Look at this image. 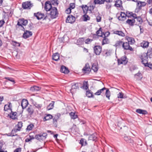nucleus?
I'll use <instances>...</instances> for the list:
<instances>
[{"instance_id":"obj_1","label":"nucleus","mask_w":152,"mask_h":152,"mask_svg":"<svg viewBox=\"0 0 152 152\" xmlns=\"http://www.w3.org/2000/svg\"><path fill=\"white\" fill-rule=\"evenodd\" d=\"M27 23L28 21L27 20L22 18L19 20L17 25L19 26L21 30L23 31L25 30V29L23 25L25 26L27 24Z\"/></svg>"},{"instance_id":"obj_2","label":"nucleus","mask_w":152,"mask_h":152,"mask_svg":"<svg viewBox=\"0 0 152 152\" xmlns=\"http://www.w3.org/2000/svg\"><path fill=\"white\" fill-rule=\"evenodd\" d=\"M50 11V15L52 18H56L58 16V13L56 8L53 7Z\"/></svg>"},{"instance_id":"obj_3","label":"nucleus","mask_w":152,"mask_h":152,"mask_svg":"<svg viewBox=\"0 0 152 152\" xmlns=\"http://www.w3.org/2000/svg\"><path fill=\"white\" fill-rule=\"evenodd\" d=\"M47 134L46 133L36 134L35 136V138L40 141L41 140H45L47 137Z\"/></svg>"},{"instance_id":"obj_4","label":"nucleus","mask_w":152,"mask_h":152,"mask_svg":"<svg viewBox=\"0 0 152 152\" xmlns=\"http://www.w3.org/2000/svg\"><path fill=\"white\" fill-rule=\"evenodd\" d=\"M32 4L30 1H27L25 2H23L22 4V7L24 9H30L33 6Z\"/></svg>"},{"instance_id":"obj_5","label":"nucleus","mask_w":152,"mask_h":152,"mask_svg":"<svg viewBox=\"0 0 152 152\" xmlns=\"http://www.w3.org/2000/svg\"><path fill=\"white\" fill-rule=\"evenodd\" d=\"M79 84L77 83H73L72 84V88L70 89V92L73 94L76 92V89H78Z\"/></svg>"},{"instance_id":"obj_6","label":"nucleus","mask_w":152,"mask_h":152,"mask_svg":"<svg viewBox=\"0 0 152 152\" xmlns=\"http://www.w3.org/2000/svg\"><path fill=\"white\" fill-rule=\"evenodd\" d=\"M94 53L96 55H99L101 53L102 48L100 46H96L94 48Z\"/></svg>"},{"instance_id":"obj_7","label":"nucleus","mask_w":152,"mask_h":152,"mask_svg":"<svg viewBox=\"0 0 152 152\" xmlns=\"http://www.w3.org/2000/svg\"><path fill=\"white\" fill-rule=\"evenodd\" d=\"M143 56H145V60L148 58V56H149L150 58L152 57V48H151L149 49L147 51V53L143 54Z\"/></svg>"},{"instance_id":"obj_8","label":"nucleus","mask_w":152,"mask_h":152,"mask_svg":"<svg viewBox=\"0 0 152 152\" xmlns=\"http://www.w3.org/2000/svg\"><path fill=\"white\" fill-rule=\"evenodd\" d=\"M75 17L72 15H70L68 16L66 22V23H73L75 21Z\"/></svg>"},{"instance_id":"obj_9","label":"nucleus","mask_w":152,"mask_h":152,"mask_svg":"<svg viewBox=\"0 0 152 152\" xmlns=\"http://www.w3.org/2000/svg\"><path fill=\"white\" fill-rule=\"evenodd\" d=\"M53 7H52L50 1H47L45 2L44 8L46 11H50Z\"/></svg>"},{"instance_id":"obj_10","label":"nucleus","mask_w":152,"mask_h":152,"mask_svg":"<svg viewBox=\"0 0 152 152\" xmlns=\"http://www.w3.org/2000/svg\"><path fill=\"white\" fill-rule=\"evenodd\" d=\"M129 43L127 42H123L122 45L124 49L132 50L133 48L129 46Z\"/></svg>"},{"instance_id":"obj_11","label":"nucleus","mask_w":152,"mask_h":152,"mask_svg":"<svg viewBox=\"0 0 152 152\" xmlns=\"http://www.w3.org/2000/svg\"><path fill=\"white\" fill-rule=\"evenodd\" d=\"M83 71L85 73H89L91 71V69L88 64H86L85 66L83 69Z\"/></svg>"},{"instance_id":"obj_12","label":"nucleus","mask_w":152,"mask_h":152,"mask_svg":"<svg viewBox=\"0 0 152 152\" xmlns=\"http://www.w3.org/2000/svg\"><path fill=\"white\" fill-rule=\"evenodd\" d=\"M32 33L31 31H26L23 34V37L25 39H26L32 35Z\"/></svg>"},{"instance_id":"obj_13","label":"nucleus","mask_w":152,"mask_h":152,"mask_svg":"<svg viewBox=\"0 0 152 152\" xmlns=\"http://www.w3.org/2000/svg\"><path fill=\"white\" fill-rule=\"evenodd\" d=\"M126 58L125 57L122 58L121 59L118 60V64H125L127 63V61L126 60Z\"/></svg>"},{"instance_id":"obj_14","label":"nucleus","mask_w":152,"mask_h":152,"mask_svg":"<svg viewBox=\"0 0 152 152\" xmlns=\"http://www.w3.org/2000/svg\"><path fill=\"white\" fill-rule=\"evenodd\" d=\"M126 15L124 12H121L120 15L118 17V19L120 20H124L126 19Z\"/></svg>"},{"instance_id":"obj_15","label":"nucleus","mask_w":152,"mask_h":152,"mask_svg":"<svg viewBox=\"0 0 152 152\" xmlns=\"http://www.w3.org/2000/svg\"><path fill=\"white\" fill-rule=\"evenodd\" d=\"M28 104V102L26 99H23L21 102V106L23 109L25 108Z\"/></svg>"},{"instance_id":"obj_16","label":"nucleus","mask_w":152,"mask_h":152,"mask_svg":"<svg viewBox=\"0 0 152 152\" xmlns=\"http://www.w3.org/2000/svg\"><path fill=\"white\" fill-rule=\"evenodd\" d=\"M113 33L122 37L125 36V34L121 31L114 30L113 31Z\"/></svg>"},{"instance_id":"obj_17","label":"nucleus","mask_w":152,"mask_h":152,"mask_svg":"<svg viewBox=\"0 0 152 152\" xmlns=\"http://www.w3.org/2000/svg\"><path fill=\"white\" fill-rule=\"evenodd\" d=\"M11 112L8 115L10 116V117L13 119H15L17 118V113L16 112H12L11 109Z\"/></svg>"},{"instance_id":"obj_18","label":"nucleus","mask_w":152,"mask_h":152,"mask_svg":"<svg viewBox=\"0 0 152 152\" xmlns=\"http://www.w3.org/2000/svg\"><path fill=\"white\" fill-rule=\"evenodd\" d=\"M149 43L145 41H143L140 44V46L143 48H147L149 46Z\"/></svg>"},{"instance_id":"obj_19","label":"nucleus","mask_w":152,"mask_h":152,"mask_svg":"<svg viewBox=\"0 0 152 152\" xmlns=\"http://www.w3.org/2000/svg\"><path fill=\"white\" fill-rule=\"evenodd\" d=\"M34 15L37 18L38 20L41 19L44 16V15L43 14L39 12H38L37 13H34Z\"/></svg>"},{"instance_id":"obj_20","label":"nucleus","mask_w":152,"mask_h":152,"mask_svg":"<svg viewBox=\"0 0 152 152\" xmlns=\"http://www.w3.org/2000/svg\"><path fill=\"white\" fill-rule=\"evenodd\" d=\"M60 71L61 72L65 74H68L69 72L68 68H66V67L64 66H61L60 69Z\"/></svg>"},{"instance_id":"obj_21","label":"nucleus","mask_w":152,"mask_h":152,"mask_svg":"<svg viewBox=\"0 0 152 152\" xmlns=\"http://www.w3.org/2000/svg\"><path fill=\"white\" fill-rule=\"evenodd\" d=\"M96 33L97 35L100 37H103V36H105V34L104 33L102 32V29L101 28H100L99 30L97 31Z\"/></svg>"},{"instance_id":"obj_22","label":"nucleus","mask_w":152,"mask_h":152,"mask_svg":"<svg viewBox=\"0 0 152 152\" xmlns=\"http://www.w3.org/2000/svg\"><path fill=\"white\" fill-rule=\"evenodd\" d=\"M135 20L134 19H129L127 20L126 21V23L129 25L131 26H133L135 22Z\"/></svg>"},{"instance_id":"obj_23","label":"nucleus","mask_w":152,"mask_h":152,"mask_svg":"<svg viewBox=\"0 0 152 152\" xmlns=\"http://www.w3.org/2000/svg\"><path fill=\"white\" fill-rule=\"evenodd\" d=\"M53 59L55 61H58L59 59V54L58 53L54 54L53 56Z\"/></svg>"},{"instance_id":"obj_24","label":"nucleus","mask_w":152,"mask_h":152,"mask_svg":"<svg viewBox=\"0 0 152 152\" xmlns=\"http://www.w3.org/2000/svg\"><path fill=\"white\" fill-rule=\"evenodd\" d=\"M27 110L29 115H31L34 112L33 107L31 106H30L27 109Z\"/></svg>"},{"instance_id":"obj_25","label":"nucleus","mask_w":152,"mask_h":152,"mask_svg":"<svg viewBox=\"0 0 152 152\" xmlns=\"http://www.w3.org/2000/svg\"><path fill=\"white\" fill-rule=\"evenodd\" d=\"M41 87L36 86H34L30 88V90L32 91H38L40 90Z\"/></svg>"},{"instance_id":"obj_26","label":"nucleus","mask_w":152,"mask_h":152,"mask_svg":"<svg viewBox=\"0 0 152 152\" xmlns=\"http://www.w3.org/2000/svg\"><path fill=\"white\" fill-rule=\"evenodd\" d=\"M22 124L23 123L22 122H19L17 125L18 128L16 129H14V131L16 132L17 131H20L22 126Z\"/></svg>"},{"instance_id":"obj_27","label":"nucleus","mask_w":152,"mask_h":152,"mask_svg":"<svg viewBox=\"0 0 152 152\" xmlns=\"http://www.w3.org/2000/svg\"><path fill=\"white\" fill-rule=\"evenodd\" d=\"M136 112L139 114L144 115H145L147 113V111L146 110L140 109L136 110Z\"/></svg>"},{"instance_id":"obj_28","label":"nucleus","mask_w":152,"mask_h":152,"mask_svg":"<svg viewBox=\"0 0 152 152\" xmlns=\"http://www.w3.org/2000/svg\"><path fill=\"white\" fill-rule=\"evenodd\" d=\"M146 5V3L145 2H142L139 1L137 2V6H138L139 8H141L142 7H144Z\"/></svg>"},{"instance_id":"obj_29","label":"nucleus","mask_w":152,"mask_h":152,"mask_svg":"<svg viewBox=\"0 0 152 152\" xmlns=\"http://www.w3.org/2000/svg\"><path fill=\"white\" fill-rule=\"evenodd\" d=\"M141 59L142 60V63L144 64L145 66H147V64H148V61H147V59L145 60V56H143V55L142 56Z\"/></svg>"},{"instance_id":"obj_30","label":"nucleus","mask_w":152,"mask_h":152,"mask_svg":"<svg viewBox=\"0 0 152 152\" xmlns=\"http://www.w3.org/2000/svg\"><path fill=\"white\" fill-rule=\"evenodd\" d=\"M33 104L34 106L39 109H41L42 106V104L38 103L36 102H34Z\"/></svg>"},{"instance_id":"obj_31","label":"nucleus","mask_w":152,"mask_h":152,"mask_svg":"<svg viewBox=\"0 0 152 152\" xmlns=\"http://www.w3.org/2000/svg\"><path fill=\"white\" fill-rule=\"evenodd\" d=\"M104 38L103 39L102 42V45H103L104 44H108L109 42V40L108 39L106 38L105 36H103Z\"/></svg>"},{"instance_id":"obj_32","label":"nucleus","mask_w":152,"mask_h":152,"mask_svg":"<svg viewBox=\"0 0 152 152\" xmlns=\"http://www.w3.org/2000/svg\"><path fill=\"white\" fill-rule=\"evenodd\" d=\"M97 138L96 134H93L90 135L88 137V140H95Z\"/></svg>"},{"instance_id":"obj_33","label":"nucleus","mask_w":152,"mask_h":152,"mask_svg":"<svg viewBox=\"0 0 152 152\" xmlns=\"http://www.w3.org/2000/svg\"><path fill=\"white\" fill-rule=\"evenodd\" d=\"M91 69L94 72H96L98 70V67L96 64H93L92 66Z\"/></svg>"},{"instance_id":"obj_34","label":"nucleus","mask_w":152,"mask_h":152,"mask_svg":"<svg viewBox=\"0 0 152 152\" xmlns=\"http://www.w3.org/2000/svg\"><path fill=\"white\" fill-rule=\"evenodd\" d=\"M53 117L50 114H48L45 116L43 118V121H45L47 120H49L50 119L52 118Z\"/></svg>"},{"instance_id":"obj_35","label":"nucleus","mask_w":152,"mask_h":152,"mask_svg":"<svg viewBox=\"0 0 152 152\" xmlns=\"http://www.w3.org/2000/svg\"><path fill=\"white\" fill-rule=\"evenodd\" d=\"M122 5V1L121 0H117L115 2V5L117 7H120Z\"/></svg>"},{"instance_id":"obj_36","label":"nucleus","mask_w":152,"mask_h":152,"mask_svg":"<svg viewBox=\"0 0 152 152\" xmlns=\"http://www.w3.org/2000/svg\"><path fill=\"white\" fill-rule=\"evenodd\" d=\"M106 89V88L104 87L102 89L99 90L95 93V94L97 95H100Z\"/></svg>"},{"instance_id":"obj_37","label":"nucleus","mask_w":152,"mask_h":152,"mask_svg":"<svg viewBox=\"0 0 152 152\" xmlns=\"http://www.w3.org/2000/svg\"><path fill=\"white\" fill-rule=\"evenodd\" d=\"M136 20H135V21H137V23L138 24V25L140 24H141V23L142 22V20L141 18V17L140 16L137 17L136 18Z\"/></svg>"},{"instance_id":"obj_38","label":"nucleus","mask_w":152,"mask_h":152,"mask_svg":"<svg viewBox=\"0 0 152 152\" xmlns=\"http://www.w3.org/2000/svg\"><path fill=\"white\" fill-rule=\"evenodd\" d=\"M54 102H52L50 103L47 107V110H50L52 109L54 107Z\"/></svg>"},{"instance_id":"obj_39","label":"nucleus","mask_w":152,"mask_h":152,"mask_svg":"<svg viewBox=\"0 0 152 152\" xmlns=\"http://www.w3.org/2000/svg\"><path fill=\"white\" fill-rule=\"evenodd\" d=\"M105 0H94V2L95 4H104Z\"/></svg>"},{"instance_id":"obj_40","label":"nucleus","mask_w":152,"mask_h":152,"mask_svg":"<svg viewBox=\"0 0 152 152\" xmlns=\"http://www.w3.org/2000/svg\"><path fill=\"white\" fill-rule=\"evenodd\" d=\"M127 40L129 44H132L134 42V38L131 37H129L127 39Z\"/></svg>"},{"instance_id":"obj_41","label":"nucleus","mask_w":152,"mask_h":152,"mask_svg":"<svg viewBox=\"0 0 152 152\" xmlns=\"http://www.w3.org/2000/svg\"><path fill=\"white\" fill-rule=\"evenodd\" d=\"M69 115L72 119H74L77 118V115L75 114V113L71 112L69 113Z\"/></svg>"},{"instance_id":"obj_42","label":"nucleus","mask_w":152,"mask_h":152,"mask_svg":"<svg viewBox=\"0 0 152 152\" xmlns=\"http://www.w3.org/2000/svg\"><path fill=\"white\" fill-rule=\"evenodd\" d=\"M105 95H106V97L107 98L109 99L110 94V92L109 91L108 89H107L106 90Z\"/></svg>"},{"instance_id":"obj_43","label":"nucleus","mask_w":152,"mask_h":152,"mask_svg":"<svg viewBox=\"0 0 152 152\" xmlns=\"http://www.w3.org/2000/svg\"><path fill=\"white\" fill-rule=\"evenodd\" d=\"M12 44L14 46H20V44L15 41H12Z\"/></svg>"},{"instance_id":"obj_44","label":"nucleus","mask_w":152,"mask_h":152,"mask_svg":"<svg viewBox=\"0 0 152 152\" xmlns=\"http://www.w3.org/2000/svg\"><path fill=\"white\" fill-rule=\"evenodd\" d=\"M34 126V125L33 124H31L27 126L26 129L28 131L31 130L32 129Z\"/></svg>"},{"instance_id":"obj_45","label":"nucleus","mask_w":152,"mask_h":152,"mask_svg":"<svg viewBox=\"0 0 152 152\" xmlns=\"http://www.w3.org/2000/svg\"><path fill=\"white\" fill-rule=\"evenodd\" d=\"M11 104L10 103L8 105H5L4 107V110L5 111H7L8 110H10L11 109L10 107Z\"/></svg>"},{"instance_id":"obj_46","label":"nucleus","mask_w":152,"mask_h":152,"mask_svg":"<svg viewBox=\"0 0 152 152\" xmlns=\"http://www.w3.org/2000/svg\"><path fill=\"white\" fill-rule=\"evenodd\" d=\"M82 88L83 89L86 90H87L88 88V83L87 82H85L83 83V85L82 86Z\"/></svg>"},{"instance_id":"obj_47","label":"nucleus","mask_w":152,"mask_h":152,"mask_svg":"<svg viewBox=\"0 0 152 152\" xmlns=\"http://www.w3.org/2000/svg\"><path fill=\"white\" fill-rule=\"evenodd\" d=\"M83 17L84 18V21H86L87 20H89L90 19V17L88 16V15H84Z\"/></svg>"},{"instance_id":"obj_48","label":"nucleus","mask_w":152,"mask_h":152,"mask_svg":"<svg viewBox=\"0 0 152 152\" xmlns=\"http://www.w3.org/2000/svg\"><path fill=\"white\" fill-rule=\"evenodd\" d=\"M86 95L88 97H91L92 96L93 94L90 91H87L86 93Z\"/></svg>"},{"instance_id":"obj_49","label":"nucleus","mask_w":152,"mask_h":152,"mask_svg":"<svg viewBox=\"0 0 152 152\" xmlns=\"http://www.w3.org/2000/svg\"><path fill=\"white\" fill-rule=\"evenodd\" d=\"M123 42L122 41H118L116 42L115 44V45L117 46H119L121 45H123Z\"/></svg>"},{"instance_id":"obj_50","label":"nucleus","mask_w":152,"mask_h":152,"mask_svg":"<svg viewBox=\"0 0 152 152\" xmlns=\"http://www.w3.org/2000/svg\"><path fill=\"white\" fill-rule=\"evenodd\" d=\"M5 79L7 80L12 82H13L14 83H15V80L14 79L12 78L8 77H5Z\"/></svg>"},{"instance_id":"obj_51","label":"nucleus","mask_w":152,"mask_h":152,"mask_svg":"<svg viewBox=\"0 0 152 152\" xmlns=\"http://www.w3.org/2000/svg\"><path fill=\"white\" fill-rule=\"evenodd\" d=\"M124 94L122 92L119 93L118 95V98H123Z\"/></svg>"},{"instance_id":"obj_52","label":"nucleus","mask_w":152,"mask_h":152,"mask_svg":"<svg viewBox=\"0 0 152 152\" xmlns=\"http://www.w3.org/2000/svg\"><path fill=\"white\" fill-rule=\"evenodd\" d=\"M75 7V4L74 3H71L70 4L69 8L70 9H72L74 8Z\"/></svg>"},{"instance_id":"obj_53","label":"nucleus","mask_w":152,"mask_h":152,"mask_svg":"<svg viewBox=\"0 0 152 152\" xmlns=\"http://www.w3.org/2000/svg\"><path fill=\"white\" fill-rule=\"evenodd\" d=\"M71 12V9H70V8H69L66 10L65 11V12L67 14H70Z\"/></svg>"},{"instance_id":"obj_54","label":"nucleus","mask_w":152,"mask_h":152,"mask_svg":"<svg viewBox=\"0 0 152 152\" xmlns=\"http://www.w3.org/2000/svg\"><path fill=\"white\" fill-rule=\"evenodd\" d=\"M82 8L83 10V11L84 12L85 10L86 11H87L88 10V7L86 6L85 5L84 6H82Z\"/></svg>"},{"instance_id":"obj_55","label":"nucleus","mask_w":152,"mask_h":152,"mask_svg":"<svg viewBox=\"0 0 152 152\" xmlns=\"http://www.w3.org/2000/svg\"><path fill=\"white\" fill-rule=\"evenodd\" d=\"M92 41V39H86L85 41V43L86 44H89Z\"/></svg>"},{"instance_id":"obj_56","label":"nucleus","mask_w":152,"mask_h":152,"mask_svg":"<svg viewBox=\"0 0 152 152\" xmlns=\"http://www.w3.org/2000/svg\"><path fill=\"white\" fill-rule=\"evenodd\" d=\"M21 149L20 148H18L15 149L14 152H21Z\"/></svg>"},{"instance_id":"obj_57","label":"nucleus","mask_w":152,"mask_h":152,"mask_svg":"<svg viewBox=\"0 0 152 152\" xmlns=\"http://www.w3.org/2000/svg\"><path fill=\"white\" fill-rule=\"evenodd\" d=\"M96 19L97 22H100L101 20V17L100 16H98L96 17Z\"/></svg>"},{"instance_id":"obj_58","label":"nucleus","mask_w":152,"mask_h":152,"mask_svg":"<svg viewBox=\"0 0 152 152\" xmlns=\"http://www.w3.org/2000/svg\"><path fill=\"white\" fill-rule=\"evenodd\" d=\"M4 23L5 22L4 20H1L0 21V28L3 26Z\"/></svg>"},{"instance_id":"obj_59","label":"nucleus","mask_w":152,"mask_h":152,"mask_svg":"<svg viewBox=\"0 0 152 152\" xmlns=\"http://www.w3.org/2000/svg\"><path fill=\"white\" fill-rule=\"evenodd\" d=\"M130 138V137H124V140L125 141L127 142Z\"/></svg>"},{"instance_id":"obj_60","label":"nucleus","mask_w":152,"mask_h":152,"mask_svg":"<svg viewBox=\"0 0 152 152\" xmlns=\"http://www.w3.org/2000/svg\"><path fill=\"white\" fill-rule=\"evenodd\" d=\"M131 17H133L135 19H136V18L137 17V15L136 14L134 13L132 14V15Z\"/></svg>"},{"instance_id":"obj_61","label":"nucleus","mask_w":152,"mask_h":152,"mask_svg":"<svg viewBox=\"0 0 152 152\" xmlns=\"http://www.w3.org/2000/svg\"><path fill=\"white\" fill-rule=\"evenodd\" d=\"M139 26L140 29V33H143V28H142V27L140 26Z\"/></svg>"},{"instance_id":"obj_62","label":"nucleus","mask_w":152,"mask_h":152,"mask_svg":"<svg viewBox=\"0 0 152 152\" xmlns=\"http://www.w3.org/2000/svg\"><path fill=\"white\" fill-rule=\"evenodd\" d=\"M150 68L151 69H152V64H150V63H148L147 64V66Z\"/></svg>"},{"instance_id":"obj_63","label":"nucleus","mask_w":152,"mask_h":152,"mask_svg":"<svg viewBox=\"0 0 152 152\" xmlns=\"http://www.w3.org/2000/svg\"><path fill=\"white\" fill-rule=\"evenodd\" d=\"M32 140V139L31 138H26L25 140V141L26 142H29L31 140Z\"/></svg>"},{"instance_id":"obj_64","label":"nucleus","mask_w":152,"mask_h":152,"mask_svg":"<svg viewBox=\"0 0 152 152\" xmlns=\"http://www.w3.org/2000/svg\"><path fill=\"white\" fill-rule=\"evenodd\" d=\"M133 140H132L130 138L127 142L132 143L133 142Z\"/></svg>"}]
</instances>
